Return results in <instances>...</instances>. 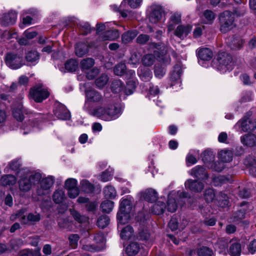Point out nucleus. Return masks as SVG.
Segmentation results:
<instances>
[{
    "label": "nucleus",
    "mask_w": 256,
    "mask_h": 256,
    "mask_svg": "<svg viewBox=\"0 0 256 256\" xmlns=\"http://www.w3.org/2000/svg\"><path fill=\"white\" fill-rule=\"evenodd\" d=\"M86 102H100V106L95 108L91 114L106 122L118 118L121 114V109L114 100L111 98H103L102 96L95 90L86 91Z\"/></svg>",
    "instance_id": "1"
},
{
    "label": "nucleus",
    "mask_w": 256,
    "mask_h": 256,
    "mask_svg": "<svg viewBox=\"0 0 256 256\" xmlns=\"http://www.w3.org/2000/svg\"><path fill=\"white\" fill-rule=\"evenodd\" d=\"M54 182V178L48 176L42 178L39 170H33V185L36 186V192L38 196L49 194Z\"/></svg>",
    "instance_id": "2"
},
{
    "label": "nucleus",
    "mask_w": 256,
    "mask_h": 256,
    "mask_svg": "<svg viewBox=\"0 0 256 256\" xmlns=\"http://www.w3.org/2000/svg\"><path fill=\"white\" fill-rule=\"evenodd\" d=\"M245 12L244 8H242L240 10L238 8L234 10V14L230 11H224L220 16V30L222 33H226L232 30L236 27V24L234 22V14L237 16L243 15Z\"/></svg>",
    "instance_id": "3"
},
{
    "label": "nucleus",
    "mask_w": 256,
    "mask_h": 256,
    "mask_svg": "<svg viewBox=\"0 0 256 256\" xmlns=\"http://www.w3.org/2000/svg\"><path fill=\"white\" fill-rule=\"evenodd\" d=\"M18 176L20 178L19 180L20 189L24 192H27L30 190L32 186V172L24 169L20 170L18 172Z\"/></svg>",
    "instance_id": "4"
},
{
    "label": "nucleus",
    "mask_w": 256,
    "mask_h": 256,
    "mask_svg": "<svg viewBox=\"0 0 256 256\" xmlns=\"http://www.w3.org/2000/svg\"><path fill=\"white\" fill-rule=\"evenodd\" d=\"M232 56L226 52L220 54L218 56V69L222 72L232 69Z\"/></svg>",
    "instance_id": "5"
},
{
    "label": "nucleus",
    "mask_w": 256,
    "mask_h": 256,
    "mask_svg": "<svg viewBox=\"0 0 256 256\" xmlns=\"http://www.w3.org/2000/svg\"><path fill=\"white\" fill-rule=\"evenodd\" d=\"M50 96V92L42 84L39 83L33 87V100L36 102H41Z\"/></svg>",
    "instance_id": "6"
},
{
    "label": "nucleus",
    "mask_w": 256,
    "mask_h": 256,
    "mask_svg": "<svg viewBox=\"0 0 256 256\" xmlns=\"http://www.w3.org/2000/svg\"><path fill=\"white\" fill-rule=\"evenodd\" d=\"M188 194L183 191L172 192H170L168 196V210L171 212H174L177 208V204L175 198H173V196L179 198H186Z\"/></svg>",
    "instance_id": "7"
},
{
    "label": "nucleus",
    "mask_w": 256,
    "mask_h": 256,
    "mask_svg": "<svg viewBox=\"0 0 256 256\" xmlns=\"http://www.w3.org/2000/svg\"><path fill=\"white\" fill-rule=\"evenodd\" d=\"M17 20V13L14 10H10L8 12L0 14V24L3 26H8L14 24Z\"/></svg>",
    "instance_id": "8"
},
{
    "label": "nucleus",
    "mask_w": 256,
    "mask_h": 256,
    "mask_svg": "<svg viewBox=\"0 0 256 256\" xmlns=\"http://www.w3.org/2000/svg\"><path fill=\"white\" fill-rule=\"evenodd\" d=\"M5 61L6 65L12 69H18L22 66L21 58L14 54H7Z\"/></svg>",
    "instance_id": "9"
},
{
    "label": "nucleus",
    "mask_w": 256,
    "mask_h": 256,
    "mask_svg": "<svg viewBox=\"0 0 256 256\" xmlns=\"http://www.w3.org/2000/svg\"><path fill=\"white\" fill-rule=\"evenodd\" d=\"M182 73V68L180 64H176L170 74V79L172 80L171 86L173 87L176 84L179 87L181 86L180 76Z\"/></svg>",
    "instance_id": "10"
},
{
    "label": "nucleus",
    "mask_w": 256,
    "mask_h": 256,
    "mask_svg": "<svg viewBox=\"0 0 256 256\" xmlns=\"http://www.w3.org/2000/svg\"><path fill=\"white\" fill-rule=\"evenodd\" d=\"M185 187L192 192H201L204 188L202 182L192 179L186 180L184 183Z\"/></svg>",
    "instance_id": "11"
},
{
    "label": "nucleus",
    "mask_w": 256,
    "mask_h": 256,
    "mask_svg": "<svg viewBox=\"0 0 256 256\" xmlns=\"http://www.w3.org/2000/svg\"><path fill=\"white\" fill-rule=\"evenodd\" d=\"M181 22V14L178 12H174L171 14L168 22V32H170L174 30L176 25Z\"/></svg>",
    "instance_id": "12"
},
{
    "label": "nucleus",
    "mask_w": 256,
    "mask_h": 256,
    "mask_svg": "<svg viewBox=\"0 0 256 256\" xmlns=\"http://www.w3.org/2000/svg\"><path fill=\"white\" fill-rule=\"evenodd\" d=\"M132 198L130 196L122 198L120 200L118 212L130 213L132 208Z\"/></svg>",
    "instance_id": "13"
},
{
    "label": "nucleus",
    "mask_w": 256,
    "mask_h": 256,
    "mask_svg": "<svg viewBox=\"0 0 256 256\" xmlns=\"http://www.w3.org/2000/svg\"><path fill=\"white\" fill-rule=\"evenodd\" d=\"M54 115L59 119L67 120L70 117V114L66 106L62 104H59L54 110Z\"/></svg>",
    "instance_id": "14"
},
{
    "label": "nucleus",
    "mask_w": 256,
    "mask_h": 256,
    "mask_svg": "<svg viewBox=\"0 0 256 256\" xmlns=\"http://www.w3.org/2000/svg\"><path fill=\"white\" fill-rule=\"evenodd\" d=\"M189 174L192 176L198 179L204 180L208 177V174L206 172L205 169L202 166H196L192 168Z\"/></svg>",
    "instance_id": "15"
},
{
    "label": "nucleus",
    "mask_w": 256,
    "mask_h": 256,
    "mask_svg": "<svg viewBox=\"0 0 256 256\" xmlns=\"http://www.w3.org/2000/svg\"><path fill=\"white\" fill-rule=\"evenodd\" d=\"M192 30V26L189 24L179 25L174 31V35L182 39L191 32Z\"/></svg>",
    "instance_id": "16"
},
{
    "label": "nucleus",
    "mask_w": 256,
    "mask_h": 256,
    "mask_svg": "<svg viewBox=\"0 0 256 256\" xmlns=\"http://www.w3.org/2000/svg\"><path fill=\"white\" fill-rule=\"evenodd\" d=\"M120 34L116 30H108L101 34L98 40L100 41L114 40L119 37Z\"/></svg>",
    "instance_id": "17"
},
{
    "label": "nucleus",
    "mask_w": 256,
    "mask_h": 256,
    "mask_svg": "<svg viewBox=\"0 0 256 256\" xmlns=\"http://www.w3.org/2000/svg\"><path fill=\"white\" fill-rule=\"evenodd\" d=\"M238 124L240 126L242 130L244 132L252 131L256 128V123L248 119L240 121Z\"/></svg>",
    "instance_id": "18"
},
{
    "label": "nucleus",
    "mask_w": 256,
    "mask_h": 256,
    "mask_svg": "<svg viewBox=\"0 0 256 256\" xmlns=\"http://www.w3.org/2000/svg\"><path fill=\"white\" fill-rule=\"evenodd\" d=\"M197 54L198 58L202 60H210L212 58V51L208 48H202L198 50Z\"/></svg>",
    "instance_id": "19"
},
{
    "label": "nucleus",
    "mask_w": 256,
    "mask_h": 256,
    "mask_svg": "<svg viewBox=\"0 0 256 256\" xmlns=\"http://www.w3.org/2000/svg\"><path fill=\"white\" fill-rule=\"evenodd\" d=\"M18 42L20 44L27 46L32 42V29L28 28L24 33L23 36L19 38Z\"/></svg>",
    "instance_id": "20"
},
{
    "label": "nucleus",
    "mask_w": 256,
    "mask_h": 256,
    "mask_svg": "<svg viewBox=\"0 0 256 256\" xmlns=\"http://www.w3.org/2000/svg\"><path fill=\"white\" fill-rule=\"evenodd\" d=\"M141 196L149 202L155 201L158 198V194L154 190L149 188L142 192Z\"/></svg>",
    "instance_id": "21"
},
{
    "label": "nucleus",
    "mask_w": 256,
    "mask_h": 256,
    "mask_svg": "<svg viewBox=\"0 0 256 256\" xmlns=\"http://www.w3.org/2000/svg\"><path fill=\"white\" fill-rule=\"evenodd\" d=\"M162 10L160 7H156L153 10L150 16V20L151 22L156 24L162 18Z\"/></svg>",
    "instance_id": "22"
},
{
    "label": "nucleus",
    "mask_w": 256,
    "mask_h": 256,
    "mask_svg": "<svg viewBox=\"0 0 256 256\" xmlns=\"http://www.w3.org/2000/svg\"><path fill=\"white\" fill-rule=\"evenodd\" d=\"M130 212H118L117 214L118 228H121L122 226L128 223L130 218Z\"/></svg>",
    "instance_id": "23"
},
{
    "label": "nucleus",
    "mask_w": 256,
    "mask_h": 256,
    "mask_svg": "<svg viewBox=\"0 0 256 256\" xmlns=\"http://www.w3.org/2000/svg\"><path fill=\"white\" fill-rule=\"evenodd\" d=\"M12 114L14 116L18 121H22L24 118V111L22 106L20 102L17 104L16 106L12 108Z\"/></svg>",
    "instance_id": "24"
},
{
    "label": "nucleus",
    "mask_w": 256,
    "mask_h": 256,
    "mask_svg": "<svg viewBox=\"0 0 256 256\" xmlns=\"http://www.w3.org/2000/svg\"><path fill=\"white\" fill-rule=\"evenodd\" d=\"M241 142L244 145L253 146L256 144V136L254 134H247L241 138Z\"/></svg>",
    "instance_id": "25"
},
{
    "label": "nucleus",
    "mask_w": 256,
    "mask_h": 256,
    "mask_svg": "<svg viewBox=\"0 0 256 256\" xmlns=\"http://www.w3.org/2000/svg\"><path fill=\"white\" fill-rule=\"evenodd\" d=\"M120 236L124 240H128L134 236V230L130 226H127L124 228L121 227Z\"/></svg>",
    "instance_id": "26"
},
{
    "label": "nucleus",
    "mask_w": 256,
    "mask_h": 256,
    "mask_svg": "<svg viewBox=\"0 0 256 256\" xmlns=\"http://www.w3.org/2000/svg\"><path fill=\"white\" fill-rule=\"evenodd\" d=\"M231 244L229 249V253L232 256H239L241 252L240 244L236 240L230 241Z\"/></svg>",
    "instance_id": "27"
},
{
    "label": "nucleus",
    "mask_w": 256,
    "mask_h": 256,
    "mask_svg": "<svg viewBox=\"0 0 256 256\" xmlns=\"http://www.w3.org/2000/svg\"><path fill=\"white\" fill-rule=\"evenodd\" d=\"M138 73L140 78L144 81H148L152 78V73L148 68H140L138 69Z\"/></svg>",
    "instance_id": "28"
},
{
    "label": "nucleus",
    "mask_w": 256,
    "mask_h": 256,
    "mask_svg": "<svg viewBox=\"0 0 256 256\" xmlns=\"http://www.w3.org/2000/svg\"><path fill=\"white\" fill-rule=\"evenodd\" d=\"M88 52V46L84 42L78 43L75 47V52L78 57H82Z\"/></svg>",
    "instance_id": "29"
},
{
    "label": "nucleus",
    "mask_w": 256,
    "mask_h": 256,
    "mask_svg": "<svg viewBox=\"0 0 256 256\" xmlns=\"http://www.w3.org/2000/svg\"><path fill=\"white\" fill-rule=\"evenodd\" d=\"M232 153L230 150H222L218 153V158L222 162H229L232 161Z\"/></svg>",
    "instance_id": "30"
},
{
    "label": "nucleus",
    "mask_w": 256,
    "mask_h": 256,
    "mask_svg": "<svg viewBox=\"0 0 256 256\" xmlns=\"http://www.w3.org/2000/svg\"><path fill=\"white\" fill-rule=\"evenodd\" d=\"M16 182V177L12 174L4 175L0 179V184L4 186L14 185Z\"/></svg>",
    "instance_id": "31"
},
{
    "label": "nucleus",
    "mask_w": 256,
    "mask_h": 256,
    "mask_svg": "<svg viewBox=\"0 0 256 256\" xmlns=\"http://www.w3.org/2000/svg\"><path fill=\"white\" fill-rule=\"evenodd\" d=\"M165 204L160 200H158L153 206L152 212L156 214H163L166 210Z\"/></svg>",
    "instance_id": "32"
},
{
    "label": "nucleus",
    "mask_w": 256,
    "mask_h": 256,
    "mask_svg": "<svg viewBox=\"0 0 256 256\" xmlns=\"http://www.w3.org/2000/svg\"><path fill=\"white\" fill-rule=\"evenodd\" d=\"M94 64V60L92 58H86L80 62V67L83 72L90 68Z\"/></svg>",
    "instance_id": "33"
},
{
    "label": "nucleus",
    "mask_w": 256,
    "mask_h": 256,
    "mask_svg": "<svg viewBox=\"0 0 256 256\" xmlns=\"http://www.w3.org/2000/svg\"><path fill=\"white\" fill-rule=\"evenodd\" d=\"M139 250L138 244L136 242H132L126 248V252L129 256H133L138 254Z\"/></svg>",
    "instance_id": "34"
},
{
    "label": "nucleus",
    "mask_w": 256,
    "mask_h": 256,
    "mask_svg": "<svg viewBox=\"0 0 256 256\" xmlns=\"http://www.w3.org/2000/svg\"><path fill=\"white\" fill-rule=\"evenodd\" d=\"M112 90L114 93H119L123 92H124V88L123 84L119 80H116L112 82L111 86Z\"/></svg>",
    "instance_id": "35"
},
{
    "label": "nucleus",
    "mask_w": 256,
    "mask_h": 256,
    "mask_svg": "<svg viewBox=\"0 0 256 256\" xmlns=\"http://www.w3.org/2000/svg\"><path fill=\"white\" fill-rule=\"evenodd\" d=\"M256 163V160L254 159L251 157L248 158L244 161V164L246 165L250 166V174L254 176H256V166L253 165Z\"/></svg>",
    "instance_id": "36"
},
{
    "label": "nucleus",
    "mask_w": 256,
    "mask_h": 256,
    "mask_svg": "<svg viewBox=\"0 0 256 256\" xmlns=\"http://www.w3.org/2000/svg\"><path fill=\"white\" fill-rule=\"evenodd\" d=\"M65 198V194L62 190H56L52 196L53 200L56 204L62 202Z\"/></svg>",
    "instance_id": "37"
},
{
    "label": "nucleus",
    "mask_w": 256,
    "mask_h": 256,
    "mask_svg": "<svg viewBox=\"0 0 256 256\" xmlns=\"http://www.w3.org/2000/svg\"><path fill=\"white\" fill-rule=\"evenodd\" d=\"M136 34L135 31L128 32L124 34L122 36V42L126 44L130 42L136 38Z\"/></svg>",
    "instance_id": "38"
},
{
    "label": "nucleus",
    "mask_w": 256,
    "mask_h": 256,
    "mask_svg": "<svg viewBox=\"0 0 256 256\" xmlns=\"http://www.w3.org/2000/svg\"><path fill=\"white\" fill-rule=\"evenodd\" d=\"M114 202L110 200H104L100 205V208L104 212L109 213L112 211Z\"/></svg>",
    "instance_id": "39"
},
{
    "label": "nucleus",
    "mask_w": 256,
    "mask_h": 256,
    "mask_svg": "<svg viewBox=\"0 0 256 256\" xmlns=\"http://www.w3.org/2000/svg\"><path fill=\"white\" fill-rule=\"evenodd\" d=\"M142 0H124L120 5V8L122 9L123 6H125L127 3L131 8H138L141 4Z\"/></svg>",
    "instance_id": "40"
},
{
    "label": "nucleus",
    "mask_w": 256,
    "mask_h": 256,
    "mask_svg": "<svg viewBox=\"0 0 256 256\" xmlns=\"http://www.w3.org/2000/svg\"><path fill=\"white\" fill-rule=\"evenodd\" d=\"M26 12H24L22 15L20 22L19 24L20 27L22 29L30 26L32 22L31 17L29 16H26Z\"/></svg>",
    "instance_id": "41"
},
{
    "label": "nucleus",
    "mask_w": 256,
    "mask_h": 256,
    "mask_svg": "<svg viewBox=\"0 0 256 256\" xmlns=\"http://www.w3.org/2000/svg\"><path fill=\"white\" fill-rule=\"evenodd\" d=\"M216 200L218 201L220 206L224 208L228 206L229 201L227 196L222 192H220L217 196Z\"/></svg>",
    "instance_id": "42"
},
{
    "label": "nucleus",
    "mask_w": 256,
    "mask_h": 256,
    "mask_svg": "<svg viewBox=\"0 0 256 256\" xmlns=\"http://www.w3.org/2000/svg\"><path fill=\"white\" fill-rule=\"evenodd\" d=\"M108 81V76L105 74H102L100 77L97 78L95 80L96 86L99 88H102L105 86Z\"/></svg>",
    "instance_id": "43"
},
{
    "label": "nucleus",
    "mask_w": 256,
    "mask_h": 256,
    "mask_svg": "<svg viewBox=\"0 0 256 256\" xmlns=\"http://www.w3.org/2000/svg\"><path fill=\"white\" fill-rule=\"evenodd\" d=\"M94 240L98 245L96 247H99L102 250L104 248L105 243V238L102 233H98L96 234L94 237Z\"/></svg>",
    "instance_id": "44"
},
{
    "label": "nucleus",
    "mask_w": 256,
    "mask_h": 256,
    "mask_svg": "<svg viewBox=\"0 0 256 256\" xmlns=\"http://www.w3.org/2000/svg\"><path fill=\"white\" fill-rule=\"evenodd\" d=\"M105 197L110 198H114L116 196V192L112 186H106L104 190Z\"/></svg>",
    "instance_id": "45"
},
{
    "label": "nucleus",
    "mask_w": 256,
    "mask_h": 256,
    "mask_svg": "<svg viewBox=\"0 0 256 256\" xmlns=\"http://www.w3.org/2000/svg\"><path fill=\"white\" fill-rule=\"evenodd\" d=\"M70 212L74 218L80 223L84 222L88 220L87 217L81 215L78 212L74 209H70Z\"/></svg>",
    "instance_id": "46"
},
{
    "label": "nucleus",
    "mask_w": 256,
    "mask_h": 256,
    "mask_svg": "<svg viewBox=\"0 0 256 256\" xmlns=\"http://www.w3.org/2000/svg\"><path fill=\"white\" fill-rule=\"evenodd\" d=\"M78 67V62L74 60H70L65 64V68L70 72L75 71Z\"/></svg>",
    "instance_id": "47"
},
{
    "label": "nucleus",
    "mask_w": 256,
    "mask_h": 256,
    "mask_svg": "<svg viewBox=\"0 0 256 256\" xmlns=\"http://www.w3.org/2000/svg\"><path fill=\"white\" fill-rule=\"evenodd\" d=\"M216 194L212 188L206 189L204 192V198L207 202H210L214 200Z\"/></svg>",
    "instance_id": "48"
},
{
    "label": "nucleus",
    "mask_w": 256,
    "mask_h": 256,
    "mask_svg": "<svg viewBox=\"0 0 256 256\" xmlns=\"http://www.w3.org/2000/svg\"><path fill=\"white\" fill-rule=\"evenodd\" d=\"M110 218L108 216L103 215L99 217L97 221V225L99 228H104L109 224Z\"/></svg>",
    "instance_id": "49"
},
{
    "label": "nucleus",
    "mask_w": 256,
    "mask_h": 256,
    "mask_svg": "<svg viewBox=\"0 0 256 256\" xmlns=\"http://www.w3.org/2000/svg\"><path fill=\"white\" fill-rule=\"evenodd\" d=\"M136 87V83L133 80H129L127 83L126 86L124 88V94L130 95L133 93Z\"/></svg>",
    "instance_id": "50"
},
{
    "label": "nucleus",
    "mask_w": 256,
    "mask_h": 256,
    "mask_svg": "<svg viewBox=\"0 0 256 256\" xmlns=\"http://www.w3.org/2000/svg\"><path fill=\"white\" fill-rule=\"evenodd\" d=\"M80 186L82 189L86 192H91L94 189L92 184L86 180L80 182Z\"/></svg>",
    "instance_id": "51"
},
{
    "label": "nucleus",
    "mask_w": 256,
    "mask_h": 256,
    "mask_svg": "<svg viewBox=\"0 0 256 256\" xmlns=\"http://www.w3.org/2000/svg\"><path fill=\"white\" fill-rule=\"evenodd\" d=\"M155 60V57L152 54H148L144 56L142 60V64L146 66H152Z\"/></svg>",
    "instance_id": "52"
},
{
    "label": "nucleus",
    "mask_w": 256,
    "mask_h": 256,
    "mask_svg": "<svg viewBox=\"0 0 256 256\" xmlns=\"http://www.w3.org/2000/svg\"><path fill=\"white\" fill-rule=\"evenodd\" d=\"M77 180L73 178H69L67 179L64 183V187L67 190L76 188L77 187Z\"/></svg>",
    "instance_id": "53"
},
{
    "label": "nucleus",
    "mask_w": 256,
    "mask_h": 256,
    "mask_svg": "<svg viewBox=\"0 0 256 256\" xmlns=\"http://www.w3.org/2000/svg\"><path fill=\"white\" fill-rule=\"evenodd\" d=\"M126 66L124 64L120 63L114 68V72L116 75L122 76L126 72Z\"/></svg>",
    "instance_id": "54"
},
{
    "label": "nucleus",
    "mask_w": 256,
    "mask_h": 256,
    "mask_svg": "<svg viewBox=\"0 0 256 256\" xmlns=\"http://www.w3.org/2000/svg\"><path fill=\"white\" fill-rule=\"evenodd\" d=\"M197 253L198 256H212V251L206 246H203L198 249Z\"/></svg>",
    "instance_id": "55"
},
{
    "label": "nucleus",
    "mask_w": 256,
    "mask_h": 256,
    "mask_svg": "<svg viewBox=\"0 0 256 256\" xmlns=\"http://www.w3.org/2000/svg\"><path fill=\"white\" fill-rule=\"evenodd\" d=\"M165 73L166 70L164 67L159 65L155 66L154 74L156 78H161L165 74Z\"/></svg>",
    "instance_id": "56"
},
{
    "label": "nucleus",
    "mask_w": 256,
    "mask_h": 256,
    "mask_svg": "<svg viewBox=\"0 0 256 256\" xmlns=\"http://www.w3.org/2000/svg\"><path fill=\"white\" fill-rule=\"evenodd\" d=\"M80 237L77 234H70L68 237L70 244L72 248H75L78 245Z\"/></svg>",
    "instance_id": "57"
},
{
    "label": "nucleus",
    "mask_w": 256,
    "mask_h": 256,
    "mask_svg": "<svg viewBox=\"0 0 256 256\" xmlns=\"http://www.w3.org/2000/svg\"><path fill=\"white\" fill-rule=\"evenodd\" d=\"M31 122L28 121V123L24 122L21 126V132L24 135H26L31 132Z\"/></svg>",
    "instance_id": "58"
},
{
    "label": "nucleus",
    "mask_w": 256,
    "mask_h": 256,
    "mask_svg": "<svg viewBox=\"0 0 256 256\" xmlns=\"http://www.w3.org/2000/svg\"><path fill=\"white\" fill-rule=\"evenodd\" d=\"M244 40L240 38H234L231 44L232 49H239L242 46Z\"/></svg>",
    "instance_id": "59"
},
{
    "label": "nucleus",
    "mask_w": 256,
    "mask_h": 256,
    "mask_svg": "<svg viewBox=\"0 0 256 256\" xmlns=\"http://www.w3.org/2000/svg\"><path fill=\"white\" fill-rule=\"evenodd\" d=\"M99 70L94 68L86 73V76L88 80H92L99 74Z\"/></svg>",
    "instance_id": "60"
},
{
    "label": "nucleus",
    "mask_w": 256,
    "mask_h": 256,
    "mask_svg": "<svg viewBox=\"0 0 256 256\" xmlns=\"http://www.w3.org/2000/svg\"><path fill=\"white\" fill-rule=\"evenodd\" d=\"M221 162H216L212 164V168L215 171L220 172L224 168V164Z\"/></svg>",
    "instance_id": "61"
},
{
    "label": "nucleus",
    "mask_w": 256,
    "mask_h": 256,
    "mask_svg": "<svg viewBox=\"0 0 256 256\" xmlns=\"http://www.w3.org/2000/svg\"><path fill=\"white\" fill-rule=\"evenodd\" d=\"M82 249L84 250L90 252L100 250V248L96 247V246L90 244L83 245L82 246Z\"/></svg>",
    "instance_id": "62"
},
{
    "label": "nucleus",
    "mask_w": 256,
    "mask_h": 256,
    "mask_svg": "<svg viewBox=\"0 0 256 256\" xmlns=\"http://www.w3.org/2000/svg\"><path fill=\"white\" fill-rule=\"evenodd\" d=\"M68 196L71 198H76L80 194V190L77 187L68 190Z\"/></svg>",
    "instance_id": "63"
},
{
    "label": "nucleus",
    "mask_w": 256,
    "mask_h": 256,
    "mask_svg": "<svg viewBox=\"0 0 256 256\" xmlns=\"http://www.w3.org/2000/svg\"><path fill=\"white\" fill-rule=\"evenodd\" d=\"M204 16L208 22L213 20L216 18L215 14L210 10H205L204 12Z\"/></svg>",
    "instance_id": "64"
}]
</instances>
